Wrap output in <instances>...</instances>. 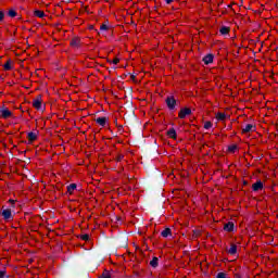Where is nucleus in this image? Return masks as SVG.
<instances>
[{
    "label": "nucleus",
    "instance_id": "obj_1",
    "mask_svg": "<svg viewBox=\"0 0 278 278\" xmlns=\"http://www.w3.org/2000/svg\"><path fill=\"white\" fill-rule=\"evenodd\" d=\"M165 103H166L168 110H175V108H177V100L175 99L174 96H168L165 99Z\"/></svg>",
    "mask_w": 278,
    "mask_h": 278
},
{
    "label": "nucleus",
    "instance_id": "obj_2",
    "mask_svg": "<svg viewBox=\"0 0 278 278\" xmlns=\"http://www.w3.org/2000/svg\"><path fill=\"white\" fill-rule=\"evenodd\" d=\"M33 108L35 110H42V96H37L34 100H33Z\"/></svg>",
    "mask_w": 278,
    "mask_h": 278
},
{
    "label": "nucleus",
    "instance_id": "obj_3",
    "mask_svg": "<svg viewBox=\"0 0 278 278\" xmlns=\"http://www.w3.org/2000/svg\"><path fill=\"white\" fill-rule=\"evenodd\" d=\"M192 114V110L190 108H182L178 113V118H186V116H190Z\"/></svg>",
    "mask_w": 278,
    "mask_h": 278
},
{
    "label": "nucleus",
    "instance_id": "obj_4",
    "mask_svg": "<svg viewBox=\"0 0 278 278\" xmlns=\"http://www.w3.org/2000/svg\"><path fill=\"white\" fill-rule=\"evenodd\" d=\"M2 218L7 222L10 223L12 220V210L10 208H4L2 211Z\"/></svg>",
    "mask_w": 278,
    "mask_h": 278
},
{
    "label": "nucleus",
    "instance_id": "obj_5",
    "mask_svg": "<svg viewBox=\"0 0 278 278\" xmlns=\"http://www.w3.org/2000/svg\"><path fill=\"white\" fill-rule=\"evenodd\" d=\"M253 192H258V190H264V184L262 180H258L252 185Z\"/></svg>",
    "mask_w": 278,
    "mask_h": 278
},
{
    "label": "nucleus",
    "instance_id": "obj_6",
    "mask_svg": "<svg viewBox=\"0 0 278 278\" xmlns=\"http://www.w3.org/2000/svg\"><path fill=\"white\" fill-rule=\"evenodd\" d=\"M256 127L253 124L245 125L244 128H242V134H251V131H255Z\"/></svg>",
    "mask_w": 278,
    "mask_h": 278
},
{
    "label": "nucleus",
    "instance_id": "obj_7",
    "mask_svg": "<svg viewBox=\"0 0 278 278\" xmlns=\"http://www.w3.org/2000/svg\"><path fill=\"white\" fill-rule=\"evenodd\" d=\"M202 62H204V64H212L214 62V54L208 53L206 54L203 59Z\"/></svg>",
    "mask_w": 278,
    "mask_h": 278
},
{
    "label": "nucleus",
    "instance_id": "obj_8",
    "mask_svg": "<svg viewBox=\"0 0 278 278\" xmlns=\"http://www.w3.org/2000/svg\"><path fill=\"white\" fill-rule=\"evenodd\" d=\"M0 114L3 118H12V113L10 112V110L8 108L2 109L0 111Z\"/></svg>",
    "mask_w": 278,
    "mask_h": 278
},
{
    "label": "nucleus",
    "instance_id": "obj_9",
    "mask_svg": "<svg viewBox=\"0 0 278 278\" xmlns=\"http://www.w3.org/2000/svg\"><path fill=\"white\" fill-rule=\"evenodd\" d=\"M27 140L29 144H31V142H36V140H38V135H36V132H28Z\"/></svg>",
    "mask_w": 278,
    "mask_h": 278
},
{
    "label": "nucleus",
    "instance_id": "obj_10",
    "mask_svg": "<svg viewBox=\"0 0 278 278\" xmlns=\"http://www.w3.org/2000/svg\"><path fill=\"white\" fill-rule=\"evenodd\" d=\"M227 253L229 255H236V253H238V245H236L235 243H231L230 248L227 250Z\"/></svg>",
    "mask_w": 278,
    "mask_h": 278
},
{
    "label": "nucleus",
    "instance_id": "obj_11",
    "mask_svg": "<svg viewBox=\"0 0 278 278\" xmlns=\"http://www.w3.org/2000/svg\"><path fill=\"white\" fill-rule=\"evenodd\" d=\"M230 31H231V27L229 26H222L219 28V34H222V36H227L229 35Z\"/></svg>",
    "mask_w": 278,
    "mask_h": 278
},
{
    "label": "nucleus",
    "instance_id": "obj_12",
    "mask_svg": "<svg viewBox=\"0 0 278 278\" xmlns=\"http://www.w3.org/2000/svg\"><path fill=\"white\" fill-rule=\"evenodd\" d=\"M215 118L218 122H223V121H227V114L223 113V112H217L215 114Z\"/></svg>",
    "mask_w": 278,
    "mask_h": 278
},
{
    "label": "nucleus",
    "instance_id": "obj_13",
    "mask_svg": "<svg viewBox=\"0 0 278 278\" xmlns=\"http://www.w3.org/2000/svg\"><path fill=\"white\" fill-rule=\"evenodd\" d=\"M94 121L100 127H104L108 123V117H97Z\"/></svg>",
    "mask_w": 278,
    "mask_h": 278
},
{
    "label": "nucleus",
    "instance_id": "obj_14",
    "mask_svg": "<svg viewBox=\"0 0 278 278\" xmlns=\"http://www.w3.org/2000/svg\"><path fill=\"white\" fill-rule=\"evenodd\" d=\"M162 238H168L170 236H173V230H170V228H165L162 232H161Z\"/></svg>",
    "mask_w": 278,
    "mask_h": 278
},
{
    "label": "nucleus",
    "instance_id": "obj_15",
    "mask_svg": "<svg viewBox=\"0 0 278 278\" xmlns=\"http://www.w3.org/2000/svg\"><path fill=\"white\" fill-rule=\"evenodd\" d=\"M168 138H172V140H177V131H175V128H172L167 131Z\"/></svg>",
    "mask_w": 278,
    "mask_h": 278
},
{
    "label": "nucleus",
    "instance_id": "obj_16",
    "mask_svg": "<svg viewBox=\"0 0 278 278\" xmlns=\"http://www.w3.org/2000/svg\"><path fill=\"white\" fill-rule=\"evenodd\" d=\"M224 231H228V232L233 231V223L229 222V223L225 224Z\"/></svg>",
    "mask_w": 278,
    "mask_h": 278
},
{
    "label": "nucleus",
    "instance_id": "obj_17",
    "mask_svg": "<svg viewBox=\"0 0 278 278\" xmlns=\"http://www.w3.org/2000/svg\"><path fill=\"white\" fill-rule=\"evenodd\" d=\"M34 15L37 16V18H45L47 15L45 14V11L35 10Z\"/></svg>",
    "mask_w": 278,
    "mask_h": 278
},
{
    "label": "nucleus",
    "instance_id": "obj_18",
    "mask_svg": "<svg viewBox=\"0 0 278 278\" xmlns=\"http://www.w3.org/2000/svg\"><path fill=\"white\" fill-rule=\"evenodd\" d=\"M77 190V185L76 184H71L70 186H67V192L70 194H73V192H75Z\"/></svg>",
    "mask_w": 278,
    "mask_h": 278
},
{
    "label": "nucleus",
    "instance_id": "obj_19",
    "mask_svg": "<svg viewBox=\"0 0 278 278\" xmlns=\"http://www.w3.org/2000/svg\"><path fill=\"white\" fill-rule=\"evenodd\" d=\"M160 260L154 256L151 261H150V266H152V268H157V264H159Z\"/></svg>",
    "mask_w": 278,
    "mask_h": 278
},
{
    "label": "nucleus",
    "instance_id": "obj_20",
    "mask_svg": "<svg viewBox=\"0 0 278 278\" xmlns=\"http://www.w3.org/2000/svg\"><path fill=\"white\" fill-rule=\"evenodd\" d=\"M18 13H16V10L14 9H10L8 12V16H10V18H16Z\"/></svg>",
    "mask_w": 278,
    "mask_h": 278
},
{
    "label": "nucleus",
    "instance_id": "obj_21",
    "mask_svg": "<svg viewBox=\"0 0 278 278\" xmlns=\"http://www.w3.org/2000/svg\"><path fill=\"white\" fill-rule=\"evenodd\" d=\"M4 71H12V61H7L3 65Z\"/></svg>",
    "mask_w": 278,
    "mask_h": 278
},
{
    "label": "nucleus",
    "instance_id": "obj_22",
    "mask_svg": "<svg viewBox=\"0 0 278 278\" xmlns=\"http://www.w3.org/2000/svg\"><path fill=\"white\" fill-rule=\"evenodd\" d=\"M229 153H235L238 151V146L237 144H231L228 147Z\"/></svg>",
    "mask_w": 278,
    "mask_h": 278
},
{
    "label": "nucleus",
    "instance_id": "obj_23",
    "mask_svg": "<svg viewBox=\"0 0 278 278\" xmlns=\"http://www.w3.org/2000/svg\"><path fill=\"white\" fill-rule=\"evenodd\" d=\"M214 127V124L210 121L204 122V129H212Z\"/></svg>",
    "mask_w": 278,
    "mask_h": 278
},
{
    "label": "nucleus",
    "instance_id": "obj_24",
    "mask_svg": "<svg viewBox=\"0 0 278 278\" xmlns=\"http://www.w3.org/2000/svg\"><path fill=\"white\" fill-rule=\"evenodd\" d=\"M99 278H112V275L110 274V271L104 270Z\"/></svg>",
    "mask_w": 278,
    "mask_h": 278
},
{
    "label": "nucleus",
    "instance_id": "obj_25",
    "mask_svg": "<svg viewBox=\"0 0 278 278\" xmlns=\"http://www.w3.org/2000/svg\"><path fill=\"white\" fill-rule=\"evenodd\" d=\"M0 278H8V273L5 270H0Z\"/></svg>",
    "mask_w": 278,
    "mask_h": 278
},
{
    "label": "nucleus",
    "instance_id": "obj_26",
    "mask_svg": "<svg viewBox=\"0 0 278 278\" xmlns=\"http://www.w3.org/2000/svg\"><path fill=\"white\" fill-rule=\"evenodd\" d=\"M216 278H227V274L226 273H218Z\"/></svg>",
    "mask_w": 278,
    "mask_h": 278
},
{
    "label": "nucleus",
    "instance_id": "obj_27",
    "mask_svg": "<svg viewBox=\"0 0 278 278\" xmlns=\"http://www.w3.org/2000/svg\"><path fill=\"white\" fill-rule=\"evenodd\" d=\"M100 29H101V31H108L109 27H108V25L102 24V25L100 26Z\"/></svg>",
    "mask_w": 278,
    "mask_h": 278
},
{
    "label": "nucleus",
    "instance_id": "obj_28",
    "mask_svg": "<svg viewBox=\"0 0 278 278\" xmlns=\"http://www.w3.org/2000/svg\"><path fill=\"white\" fill-rule=\"evenodd\" d=\"M5 18V13L3 11H0V23Z\"/></svg>",
    "mask_w": 278,
    "mask_h": 278
},
{
    "label": "nucleus",
    "instance_id": "obj_29",
    "mask_svg": "<svg viewBox=\"0 0 278 278\" xmlns=\"http://www.w3.org/2000/svg\"><path fill=\"white\" fill-rule=\"evenodd\" d=\"M118 62H121V59L118 58H114L113 61H112V64H118Z\"/></svg>",
    "mask_w": 278,
    "mask_h": 278
},
{
    "label": "nucleus",
    "instance_id": "obj_30",
    "mask_svg": "<svg viewBox=\"0 0 278 278\" xmlns=\"http://www.w3.org/2000/svg\"><path fill=\"white\" fill-rule=\"evenodd\" d=\"M89 238H90V237H89L88 235H83V236H81V240H85V241H86V240H89Z\"/></svg>",
    "mask_w": 278,
    "mask_h": 278
},
{
    "label": "nucleus",
    "instance_id": "obj_31",
    "mask_svg": "<svg viewBox=\"0 0 278 278\" xmlns=\"http://www.w3.org/2000/svg\"><path fill=\"white\" fill-rule=\"evenodd\" d=\"M123 154H119L118 156H117V162H121L122 160H123Z\"/></svg>",
    "mask_w": 278,
    "mask_h": 278
},
{
    "label": "nucleus",
    "instance_id": "obj_32",
    "mask_svg": "<svg viewBox=\"0 0 278 278\" xmlns=\"http://www.w3.org/2000/svg\"><path fill=\"white\" fill-rule=\"evenodd\" d=\"M175 0H165V2L167 3V5H170V3H173Z\"/></svg>",
    "mask_w": 278,
    "mask_h": 278
},
{
    "label": "nucleus",
    "instance_id": "obj_33",
    "mask_svg": "<svg viewBox=\"0 0 278 278\" xmlns=\"http://www.w3.org/2000/svg\"><path fill=\"white\" fill-rule=\"evenodd\" d=\"M9 203H11V205H14V200L10 199Z\"/></svg>",
    "mask_w": 278,
    "mask_h": 278
}]
</instances>
